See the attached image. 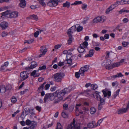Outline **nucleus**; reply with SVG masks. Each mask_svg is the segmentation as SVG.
<instances>
[{
	"instance_id": "9b49d317",
	"label": "nucleus",
	"mask_w": 129,
	"mask_h": 129,
	"mask_svg": "<svg viewBox=\"0 0 129 129\" xmlns=\"http://www.w3.org/2000/svg\"><path fill=\"white\" fill-rule=\"evenodd\" d=\"M102 91L104 95V97L108 96V98H109L111 95V92L110 91H106L104 90H102Z\"/></svg>"
},
{
	"instance_id": "79ce46f5",
	"label": "nucleus",
	"mask_w": 129,
	"mask_h": 129,
	"mask_svg": "<svg viewBox=\"0 0 129 129\" xmlns=\"http://www.w3.org/2000/svg\"><path fill=\"white\" fill-rule=\"evenodd\" d=\"M97 85L95 84H91V88L92 89L95 90L98 88Z\"/></svg>"
},
{
	"instance_id": "473e14b6",
	"label": "nucleus",
	"mask_w": 129,
	"mask_h": 129,
	"mask_svg": "<svg viewBox=\"0 0 129 129\" xmlns=\"http://www.w3.org/2000/svg\"><path fill=\"white\" fill-rule=\"evenodd\" d=\"M10 12V11L8 10L5 12L2 13L1 14L2 16H7V15H9Z\"/></svg>"
},
{
	"instance_id": "0eeeda50",
	"label": "nucleus",
	"mask_w": 129,
	"mask_h": 129,
	"mask_svg": "<svg viewBox=\"0 0 129 129\" xmlns=\"http://www.w3.org/2000/svg\"><path fill=\"white\" fill-rule=\"evenodd\" d=\"M29 74L26 71H23L21 72L20 74V77L22 78V80H25L28 77Z\"/></svg>"
},
{
	"instance_id": "bb28decb",
	"label": "nucleus",
	"mask_w": 129,
	"mask_h": 129,
	"mask_svg": "<svg viewBox=\"0 0 129 129\" xmlns=\"http://www.w3.org/2000/svg\"><path fill=\"white\" fill-rule=\"evenodd\" d=\"M84 48V47H81V45H80V46L78 48L77 50L79 53H82L84 52L85 51Z\"/></svg>"
},
{
	"instance_id": "13d9d810",
	"label": "nucleus",
	"mask_w": 129,
	"mask_h": 129,
	"mask_svg": "<svg viewBox=\"0 0 129 129\" xmlns=\"http://www.w3.org/2000/svg\"><path fill=\"white\" fill-rule=\"evenodd\" d=\"M92 44L94 46H100L101 44L100 43H96L94 42H92Z\"/></svg>"
},
{
	"instance_id": "393cba45",
	"label": "nucleus",
	"mask_w": 129,
	"mask_h": 129,
	"mask_svg": "<svg viewBox=\"0 0 129 129\" xmlns=\"http://www.w3.org/2000/svg\"><path fill=\"white\" fill-rule=\"evenodd\" d=\"M6 88L5 85H2L0 87V92L2 93H4L6 91Z\"/></svg>"
},
{
	"instance_id": "6e6d98bb",
	"label": "nucleus",
	"mask_w": 129,
	"mask_h": 129,
	"mask_svg": "<svg viewBox=\"0 0 129 129\" xmlns=\"http://www.w3.org/2000/svg\"><path fill=\"white\" fill-rule=\"evenodd\" d=\"M121 5H123L124 4H127V0H122L121 1Z\"/></svg>"
},
{
	"instance_id": "1a4fd4ad",
	"label": "nucleus",
	"mask_w": 129,
	"mask_h": 129,
	"mask_svg": "<svg viewBox=\"0 0 129 129\" xmlns=\"http://www.w3.org/2000/svg\"><path fill=\"white\" fill-rule=\"evenodd\" d=\"M99 93L100 92L96 91L95 92L93 93V96L98 101L101 100V96L99 94Z\"/></svg>"
},
{
	"instance_id": "412c9836",
	"label": "nucleus",
	"mask_w": 129,
	"mask_h": 129,
	"mask_svg": "<svg viewBox=\"0 0 129 129\" xmlns=\"http://www.w3.org/2000/svg\"><path fill=\"white\" fill-rule=\"evenodd\" d=\"M119 65H106L105 67L106 69L109 70L112 69L115 67H118Z\"/></svg>"
},
{
	"instance_id": "8fccbe9b",
	"label": "nucleus",
	"mask_w": 129,
	"mask_h": 129,
	"mask_svg": "<svg viewBox=\"0 0 129 129\" xmlns=\"http://www.w3.org/2000/svg\"><path fill=\"white\" fill-rule=\"evenodd\" d=\"M81 104H77L76 105V111L78 112L79 111V107H80L81 106Z\"/></svg>"
},
{
	"instance_id": "09e8293b",
	"label": "nucleus",
	"mask_w": 129,
	"mask_h": 129,
	"mask_svg": "<svg viewBox=\"0 0 129 129\" xmlns=\"http://www.w3.org/2000/svg\"><path fill=\"white\" fill-rule=\"evenodd\" d=\"M34 41V40L33 39H31L30 40H26L24 42V44L26 43H27L28 44L31 43L33 42Z\"/></svg>"
},
{
	"instance_id": "f03ea898",
	"label": "nucleus",
	"mask_w": 129,
	"mask_h": 129,
	"mask_svg": "<svg viewBox=\"0 0 129 129\" xmlns=\"http://www.w3.org/2000/svg\"><path fill=\"white\" fill-rule=\"evenodd\" d=\"M88 65H85L84 67H81L79 72H76L75 73V77L77 78H79L80 75L83 76L84 75V72L88 71L89 69Z\"/></svg>"
},
{
	"instance_id": "c756f323",
	"label": "nucleus",
	"mask_w": 129,
	"mask_h": 129,
	"mask_svg": "<svg viewBox=\"0 0 129 129\" xmlns=\"http://www.w3.org/2000/svg\"><path fill=\"white\" fill-rule=\"evenodd\" d=\"M90 111L91 114H93L96 112V109L94 107H91L90 109Z\"/></svg>"
},
{
	"instance_id": "4d7b16f0",
	"label": "nucleus",
	"mask_w": 129,
	"mask_h": 129,
	"mask_svg": "<svg viewBox=\"0 0 129 129\" xmlns=\"http://www.w3.org/2000/svg\"><path fill=\"white\" fill-rule=\"evenodd\" d=\"M32 121H31L29 119H27L25 122V123L27 125H29L31 124Z\"/></svg>"
},
{
	"instance_id": "774afa93",
	"label": "nucleus",
	"mask_w": 129,
	"mask_h": 129,
	"mask_svg": "<svg viewBox=\"0 0 129 129\" xmlns=\"http://www.w3.org/2000/svg\"><path fill=\"white\" fill-rule=\"evenodd\" d=\"M35 108L39 112H40L41 111V108L39 106H37Z\"/></svg>"
},
{
	"instance_id": "603ef678",
	"label": "nucleus",
	"mask_w": 129,
	"mask_h": 129,
	"mask_svg": "<svg viewBox=\"0 0 129 129\" xmlns=\"http://www.w3.org/2000/svg\"><path fill=\"white\" fill-rule=\"evenodd\" d=\"M99 18L98 17L95 18L93 20V22L94 23H97L98 22H100L99 21Z\"/></svg>"
},
{
	"instance_id": "dca6fc26",
	"label": "nucleus",
	"mask_w": 129,
	"mask_h": 129,
	"mask_svg": "<svg viewBox=\"0 0 129 129\" xmlns=\"http://www.w3.org/2000/svg\"><path fill=\"white\" fill-rule=\"evenodd\" d=\"M111 61L110 59L105 60L103 62L102 64H117L116 63L111 64Z\"/></svg>"
},
{
	"instance_id": "2f4dec72",
	"label": "nucleus",
	"mask_w": 129,
	"mask_h": 129,
	"mask_svg": "<svg viewBox=\"0 0 129 129\" xmlns=\"http://www.w3.org/2000/svg\"><path fill=\"white\" fill-rule=\"evenodd\" d=\"M63 111H66L69 109L68 105L66 103H65L63 105Z\"/></svg>"
},
{
	"instance_id": "39448f33",
	"label": "nucleus",
	"mask_w": 129,
	"mask_h": 129,
	"mask_svg": "<svg viewBox=\"0 0 129 129\" xmlns=\"http://www.w3.org/2000/svg\"><path fill=\"white\" fill-rule=\"evenodd\" d=\"M62 0H51L47 3V5L50 7L56 6L58 2H61Z\"/></svg>"
},
{
	"instance_id": "4468645a",
	"label": "nucleus",
	"mask_w": 129,
	"mask_h": 129,
	"mask_svg": "<svg viewBox=\"0 0 129 129\" xmlns=\"http://www.w3.org/2000/svg\"><path fill=\"white\" fill-rule=\"evenodd\" d=\"M57 92V91H56L54 93H49L50 94L49 99L51 100H53L54 99L56 96V93Z\"/></svg>"
},
{
	"instance_id": "c9c22d12",
	"label": "nucleus",
	"mask_w": 129,
	"mask_h": 129,
	"mask_svg": "<svg viewBox=\"0 0 129 129\" xmlns=\"http://www.w3.org/2000/svg\"><path fill=\"white\" fill-rule=\"evenodd\" d=\"M120 91V89H118L115 92L113 96V99H114L116 97L117 95H118Z\"/></svg>"
},
{
	"instance_id": "7ed1b4c3",
	"label": "nucleus",
	"mask_w": 129,
	"mask_h": 129,
	"mask_svg": "<svg viewBox=\"0 0 129 129\" xmlns=\"http://www.w3.org/2000/svg\"><path fill=\"white\" fill-rule=\"evenodd\" d=\"M65 76L63 73L60 72L56 73L53 76L54 80L57 82H60Z\"/></svg>"
},
{
	"instance_id": "c85d7f7f",
	"label": "nucleus",
	"mask_w": 129,
	"mask_h": 129,
	"mask_svg": "<svg viewBox=\"0 0 129 129\" xmlns=\"http://www.w3.org/2000/svg\"><path fill=\"white\" fill-rule=\"evenodd\" d=\"M36 66L35 65H30V66H28L27 67H26L25 68V69L26 70H30L35 68Z\"/></svg>"
},
{
	"instance_id": "2eb2a0df",
	"label": "nucleus",
	"mask_w": 129,
	"mask_h": 129,
	"mask_svg": "<svg viewBox=\"0 0 129 129\" xmlns=\"http://www.w3.org/2000/svg\"><path fill=\"white\" fill-rule=\"evenodd\" d=\"M84 94L86 96H93V93H92V92L90 90H87L84 91Z\"/></svg>"
},
{
	"instance_id": "a19ab883",
	"label": "nucleus",
	"mask_w": 129,
	"mask_h": 129,
	"mask_svg": "<svg viewBox=\"0 0 129 129\" xmlns=\"http://www.w3.org/2000/svg\"><path fill=\"white\" fill-rule=\"evenodd\" d=\"M88 45V42L87 41H84L83 44H81L80 45H81V47H83L85 48Z\"/></svg>"
},
{
	"instance_id": "3c124183",
	"label": "nucleus",
	"mask_w": 129,
	"mask_h": 129,
	"mask_svg": "<svg viewBox=\"0 0 129 129\" xmlns=\"http://www.w3.org/2000/svg\"><path fill=\"white\" fill-rule=\"evenodd\" d=\"M112 85L113 87L115 86L116 87H117L118 85V83L117 81H116L115 82H113Z\"/></svg>"
},
{
	"instance_id": "423d86ee",
	"label": "nucleus",
	"mask_w": 129,
	"mask_h": 129,
	"mask_svg": "<svg viewBox=\"0 0 129 129\" xmlns=\"http://www.w3.org/2000/svg\"><path fill=\"white\" fill-rule=\"evenodd\" d=\"M129 109V101L128 102L127 106L125 108L121 109H119L117 111L118 114H122L126 113Z\"/></svg>"
},
{
	"instance_id": "58836bf2",
	"label": "nucleus",
	"mask_w": 129,
	"mask_h": 129,
	"mask_svg": "<svg viewBox=\"0 0 129 129\" xmlns=\"http://www.w3.org/2000/svg\"><path fill=\"white\" fill-rule=\"evenodd\" d=\"M8 65H3L0 67V71H4L6 70V68Z\"/></svg>"
},
{
	"instance_id": "864d4df0",
	"label": "nucleus",
	"mask_w": 129,
	"mask_h": 129,
	"mask_svg": "<svg viewBox=\"0 0 129 129\" xmlns=\"http://www.w3.org/2000/svg\"><path fill=\"white\" fill-rule=\"evenodd\" d=\"M46 68V66L45 65H43V66L42 67H39V69L38 70L39 71V70H43L45 69Z\"/></svg>"
},
{
	"instance_id": "5fc2aeb1",
	"label": "nucleus",
	"mask_w": 129,
	"mask_h": 129,
	"mask_svg": "<svg viewBox=\"0 0 129 129\" xmlns=\"http://www.w3.org/2000/svg\"><path fill=\"white\" fill-rule=\"evenodd\" d=\"M99 101H100V104L103 105L105 104V100H104L103 99H102L101 98V100H100Z\"/></svg>"
},
{
	"instance_id": "c03bdc74",
	"label": "nucleus",
	"mask_w": 129,
	"mask_h": 129,
	"mask_svg": "<svg viewBox=\"0 0 129 129\" xmlns=\"http://www.w3.org/2000/svg\"><path fill=\"white\" fill-rule=\"evenodd\" d=\"M47 51V49H45L43 51L42 53L41 54H40L39 56V57H40L42 56L43 55H44L45 54L46 52Z\"/></svg>"
},
{
	"instance_id": "7c9ffc66",
	"label": "nucleus",
	"mask_w": 129,
	"mask_h": 129,
	"mask_svg": "<svg viewBox=\"0 0 129 129\" xmlns=\"http://www.w3.org/2000/svg\"><path fill=\"white\" fill-rule=\"evenodd\" d=\"M50 94L49 93L46 94H45V96L44 98V102L46 103L48 99L49 98Z\"/></svg>"
},
{
	"instance_id": "6ab92c4d",
	"label": "nucleus",
	"mask_w": 129,
	"mask_h": 129,
	"mask_svg": "<svg viewBox=\"0 0 129 129\" xmlns=\"http://www.w3.org/2000/svg\"><path fill=\"white\" fill-rule=\"evenodd\" d=\"M20 2L19 3L20 6L21 8H24L26 6V3L25 0H19Z\"/></svg>"
},
{
	"instance_id": "6e6552de",
	"label": "nucleus",
	"mask_w": 129,
	"mask_h": 129,
	"mask_svg": "<svg viewBox=\"0 0 129 129\" xmlns=\"http://www.w3.org/2000/svg\"><path fill=\"white\" fill-rule=\"evenodd\" d=\"M76 30V26L74 25L72 26L68 30L67 34H72L74 31Z\"/></svg>"
},
{
	"instance_id": "37998d69",
	"label": "nucleus",
	"mask_w": 129,
	"mask_h": 129,
	"mask_svg": "<svg viewBox=\"0 0 129 129\" xmlns=\"http://www.w3.org/2000/svg\"><path fill=\"white\" fill-rule=\"evenodd\" d=\"M70 3L68 1L66 2V3L63 4V7H67V8H69L70 7Z\"/></svg>"
},
{
	"instance_id": "72a5a7b5",
	"label": "nucleus",
	"mask_w": 129,
	"mask_h": 129,
	"mask_svg": "<svg viewBox=\"0 0 129 129\" xmlns=\"http://www.w3.org/2000/svg\"><path fill=\"white\" fill-rule=\"evenodd\" d=\"M30 18L31 19H34L36 20H37L38 19L37 16L34 14L30 15Z\"/></svg>"
},
{
	"instance_id": "f257e3e1",
	"label": "nucleus",
	"mask_w": 129,
	"mask_h": 129,
	"mask_svg": "<svg viewBox=\"0 0 129 129\" xmlns=\"http://www.w3.org/2000/svg\"><path fill=\"white\" fill-rule=\"evenodd\" d=\"M71 87H69L65 88L62 90L59 91L57 90V92L56 93V95L57 98H59L60 99L63 100V96L66 94L69 93L72 90Z\"/></svg>"
},
{
	"instance_id": "de8ad7c7",
	"label": "nucleus",
	"mask_w": 129,
	"mask_h": 129,
	"mask_svg": "<svg viewBox=\"0 0 129 129\" xmlns=\"http://www.w3.org/2000/svg\"><path fill=\"white\" fill-rule=\"evenodd\" d=\"M62 127L61 126V124L58 122L57 124V127L56 129H62Z\"/></svg>"
},
{
	"instance_id": "f704fd0d",
	"label": "nucleus",
	"mask_w": 129,
	"mask_h": 129,
	"mask_svg": "<svg viewBox=\"0 0 129 129\" xmlns=\"http://www.w3.org/2000/svg\"><path fill=\"white\" fill-rule=\"evenodd\" d=\"M98 17L99 18V20L100 22H103L105 21V18H106L104 16H102L100 17Z\"/></svg>"
},
{
	"instance_id": "cd10ccee",
	"label": "nucleus",
	"mask_w": 129,
	"mask_h": 129,
	"mask_svg": "<svg viewBox=\"0 0 129 129\" xmlns=\"http://www.w3.org/2000/svg\"><path fill=\"white\" fill-rule=\"evenodd\" d=\"M123 76V75H122L121 73H117V74L115 75H113L111 76V77L112 78H116L120 77H122Z\"/></svg>"
},
{
	"instance_id": "a878e982",
	"label": "nucleus",
	"mask_w": 129,
	"mask_h": 129,
	"mask_svg": "<svg viewBox=\"0 0 129 129\" xmlns=\"http://www.w3.org/2000/svg\"><path fill=\"white\" fill-rule=\"evenodd\" d=\"M68 35L69 38L68 40V43L69 45H70L71 44L72 42V34H67Z\"/></svg>"
},
{
	"instance_id": "5701e85b",
	"label": "nucleus",
	"mask_w": 129,
	"mask_h": 129,
	"mask_svg": "<svg viewBox=\"0 0 129 129\" xmlns=\"http://www.w3.org/2000/svg\"><path fill=\"white\" fill-rule=\"evenodd\" d=\"M37 125V122H36L32 121L31 123V125L29 127L30 129H34Z\"/></svg>"
},
{
	"instance_id": "49530a36",
	"label": "nucleus",
	"mask_w": 129,
	"mask_h": 129,
	"mask_svg": "<svg viewBox=\"0 0 129 129\" xmlns=\"http://www.w3.org/2000/svg\"><path fill=\"white\" fill-rule=\"evenodd\" d=\"M83 29V27L82 26L79 25L76 28V30L78 32H79L81 31Z\"/></svg>"
},
{
	"instance_id": "f3484780",
	"label": "nucleus",
	"mask_w": 129,
	"mask_h": 129,
	"mask_svg": "<svg viewBox=\"0 0 129 129\" xmlns=\"http://www.w3.org/2000/svg\"><path fill=\"white\" fill-rule=\"evenodd\" d=\"M39 71V70H34L30 74L31 76H33L34 77H38L39 76V74L37 72Z\"/></svg>"
},
{
	"instance_id": "ddd939ff",
	"label": "nucleus",
	"mask_w": 129,
	"mask_h": 129,
	"mask_svg": "<svg viewBox=\"0 0 129 129\" xmlns=\"http://www.w3.org/2000/svg\"><path fill=\"white\" fill-rule=\"evenodd\" d=\"M116 7V6L114 5L113 4L112 5L106 10L105 12L107 14H108L110 11H112Z\"/></svg>"
},
{
	"instance_id": "4be33fe9",
	"label": "nucleus",
	"mask_w": 129,
	"mask_h": 129,
	"mask_svg": "<svg viewBox=\"0 0 129 129\" xmlns=\"http://www.w3.org/2000/svg\"><path fill=\"white\" fill-rule=\"evenodd\" d=\"M75 123V119H74L73 120V122L70 125H68L67 129H72L73 127L74 128Z\"/></svg>"
},
{
	"instance_id": "69168bd1",
	"label": "nucleus",
	"mask_w": 129,
	"mask_h": 129,
	"mask_svg": "<svg viewBox=\"0 0 129 129\" xmlns=\"http://www.w3.org/2000/svg\"><path fill=\"white\" fill-rule=\"evenodd\" d=\"M50 85L49 84H46L45 86V89L46 90H47L50 87Z\"/></svg>"
},
{
	"instance_id": "e433bc0d",
	"label": "nucleus",
	"mask_w": 129,
	"mask_h": 129,
	"mask_svg": "<svg viewBox=\"0 0 129 129\" xmlns=\"http://www.w3.org/2000/svg\"><path fill=\"white\" fill-rule=\"evenodd\" d=\"M66 111H64L61 113V115L64 118H68V114L67 113H66Z\"/></svg>"
},
{
	"instance_id": "20e7f679",
	"label": "nucleus",
	"mask_w": 129,
	"mask_h": 129,
	"mask_svg": "<svg viewBox=\"0 0 129 129\" xmlns=\"http://www.w3.org/2000/svg\"><path fill=\"white\" fill-rule=\"evenodd\" d=\"M71 52H69L66 55V58L65 60H63L62 61H60L58 64H70L72 63V59H71Z\"/></svg>"
},
{
	"instance_id": "aec40b11",
	"label": "nucleus",
	"mask_w": 129,
	"mask_h": 129,
	"mask_svg": "<svg viewBox=\"0 0 129 129\" xmlns=\"http://www.w3.org/2000/svg\"><path fill=\"white\" fill-rule=\"evenodd\" d=\"M95 122L94 121H93L92 123H89L87 125V126L89 128H92L95 127Z\"/></svg>"
},
{
	"instance_id": "bf43d9fd",
	"label": "nucleus",
	"mask_w": 129,
	"mask_h": 129,
	"mask_svg": "<svg viewBox=\"0 0 129 129\" xmlns=\"http://www.w3.org/2000/svg\"><path fill=\"white\" fill-rule=\"evenodd\" d=\"M62 100V99H60L59 98H57V99H56L54 101V103H59L60 101Z\"/></svg>"
},
{
	"instance_id": "b1692460",
	"label": "nucleus",
	"mask_w": 129,
	"mask_h": 129,
	"mask_svg": "<svg viewBox=\"0 0 129 129\" xmlns=\"http://www.w3.org/2000/svg\"><path fill=\"white\" fill-rule=\"evenodd\" d=\"M46 83V82H44L39 87L38 90V92H40L43 91L44 89V85Z\"/></svg>"
},
{
	"instance_id": "e2e57ef3",
	"label": "nucleus",
	"mask_w": 129,
	"mask_h": 129,
	"mask_svg": "<svg viewBox=\"0 0 129 129\" xmlns=\"http://www.w3.org/2000/svg\"><path fill=\"white\" fill-rule=\"evenodd\" d=\"M44 0H40L39 3L40 4L43 6L46 5L45 3L44 2Z\"/></svg>"
},
{
	"instance_id": "ea45409f",
	"label": "nucleus",
	"mask_w": 129,
	"mask_h": 129,
	"mask_svg": "<svg viewBox=\"0 0 129 129\" xmlns=\"http://www.w3.org/2000/svg\"><path fill=\"white\" fill-rule=\"evenodd\" d=\"M103 118H102L99 120L98 121L96 124V123H95V127H96L97 126H99L100 125V123H102V122L103 121Z\"/></svg>"
},
{
	"instance_id": "f8f14e48",
	"label": "nucleus",
	"mask_w": 129,
	"mask_h": 129,
	"mask_svg": "<svg viewBox=\"0 0 129 129\" xmlns=\"http://www.w3.org/2000/svg\"><path fill=\"white\" fill-rule=\"evenodd\" d=\"M18 13L17 11H14L10 13V12L9 16L11 18H15L18 16Z\"/></svg>"
},
{
	"instance_id": "a211bd4d",
	"label": "nucleus",
	"mask_w": 129,
	"mask_h": 129,
	"mask_svg": "<svg viewBox=\"0 0 129 129\" xmlns=\"http://www.w3.org/2000/svg\"><path fill=\"white\" fill-rule=\"evenodd\" d=\"M94 52V50L93 49H91L89 51V54L86 55L85 57H91L93 56Z\"/></svg>"
},
{
	"instance_id": "338daca9",
	"label": "nucleus",
	"mask_w": 129,
	"mask_h": 129,
	"mask_svg": "<svg viewBox=\"0 0 129 129\" xmlns=\"http://www.w3.org/2000/svg\"><path fill=\"white\" fill-rule=\"evenodd\" d=\"M129 44V43L128 42H123L122 43V45L124 47H126Z\"/></svg>"
},
{
	"instance_id": "4c0bfd02",
	"label": "nucleus",
	"mask_w": 129,
	"mask_h": 129,
	"mask_svg": "<svg viewBox=\"0 0 129 129\" xmlns=\"http://www.w3.org/2000/svg\"><path fill=\"white\" fill-rule=\"evenodd\" d=\"M80 124L79 123H76L75 124L73 129H80Z\"/></svg>"
},
{
	"instance_id": "a18cd8bd",
	"label": "nucleus",
	"mask_w": 129,
	"mask_h": 129,
	"mask_svg": "<svg viewBox=\"0 0 129 129\" xmlns=\"http://www.w3.org/2000/svg\"><path fill=\"white\" fill-rule=\"evenodd\" d=\"M11 102L13 103H15L17 101V99L14 96L12 97L11 99Z\"/></svg>"
},
{
	"instance_id": "9d476101",
	"label": "nucleus",
	"mask_w": 129,
	"mask_h": 129,
	"mask_svg": "<svg viewBox=\"0 0 129 129\" xmlns=\"http://www.w3.org/2000/svg\"><path fill=\"white\" fill-rule=\"evenodd\" d=\"M0 26L2 29H5L8 27V24L6 22H1Z\"/></svg>"
},
{
	"instance_id": "0e129e2a",
	"label": "nucleus",
	"mask_w": 129,
	"mask_h": 129,
	"mask_svg": "<svg viewBox=\"0 0 129 129\" xmlns=\"http://www.w3.org/2000/svg\"><path fill=\"white\" fill-rule=\"evenodd\" d=\"M82 2L80 1H76L74 3V4L75 5H78L82 4Z\"/></svg>"
},
{
	"instance_id": "680f3d73",
	"label": "nucleus",
	"mask_w": 129,
	"mask_h": 129,
	"mask_svg": "<svg viewBox=\"0 0 129 129\" xmlns=\"http://www.w3.org/2000/svg\"><path fill=\"white\" fill-rule=\"evenodd\" d=\"M8 34V33L5 31H4L2 33V35L3 37H4L7 35Z\"/></svg>"
},
{
	"instance_id": "052dcab7",
	"label": "nucleus",
	"mask_w": 129,
	"mask_h": 129,
	"mask_svg": "<svg viewBox=\"0 0 129 129\" xmlns=\"http://www.w3.org/2000/svg\"><path fill=\"white\" fill-rule=\"evenodd\" d=\"M39 34V31H37L34 34V36L35 38L37 37Z\"/></svg>"
}]
</instances>
